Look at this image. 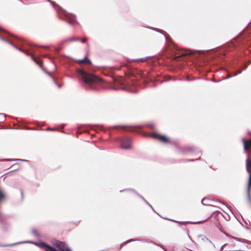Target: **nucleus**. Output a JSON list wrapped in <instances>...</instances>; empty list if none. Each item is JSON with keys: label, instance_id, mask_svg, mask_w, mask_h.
<instances>
[{"label": "nucleus", "instance_id": "26", "mask_svg": "<svg viewBox=\"0 0 251 251\" xmlns=\"http://www.w3.org/2000/svg\"><path fill=\"white\" fill-rule=\"evenodd\" d=\"M223 217L226 221H228L230 220V218L229 215L227 214L226 217H225L224 216H223Z\"/></svg>", "mask_w": 251, "mask_h": 251}, {"label": "nucleus", "instance_id": "46", "mask_svg": "<svg viewBox=\"0 0 251 251\" xmlns=\"http://www.w3.org/2000/svg\"><path fill=\"white\" fill-rule=\"evenodd\" d=\"M192 251H197V250H195V249H194V250H191Z\"/></svg>", "mask_w": 251, "mask_h": 251}, {"label": "nucleus", "instance_id": "6", "mask_svg": "<svg viewBox=\"0 0 251 251\" xmlns=\"http://www.w3.org/2000/svg\"><path fill=\"white\" fill-rule=\"evenodd\" d=\"M80 40V38L77 37H72L63 40L60 42V45H64L70 42H75Z\"/></svg>", "mask_w": 251, "mask_h": 251}, {"label": "nucleus", "instance_id": "36", "mask_svg": "<svg viewBox=\"0 0 251 251\" xmlns=\"http://www.w3.org/2000/svg\"><path fill=\"white\" fill-rule=\"evenodd\" d=\"M242 218L243 221L245 222V224L248 226L249 225L248 223L247 222H246V221H245L244 219H243V218L242 217Z\"/></svg>", "mask_w": 251, "mask_h": 251}, {"label": "nucleus", "instance_id": "33", "mask_svg": "<svg viewBox=\"0 0 251 251\" xmlns=\"http://www.w3.org/2000/svg\"><path fill=\"white\" fill-rule=\"evenodd\" d=\"M151 242L152 243V244L155 245H157L158 246H160L161 248H163V247H162L161 245H159L158 244H156V243H155V242H154L153 241H151Z\"/></svg>", "mask_w": 251, "mask_h": 251}, {"label": "nucleus", "instance_id": "12", "mask_svg": "<svg viewBox=\"0 0 251 251\" xmlns=\"http://www.w3.org/2000/svg\"><path fill=\"white\" fill-rule=\"evenodd\" d=\"M195 149L193 147H186L180 150V151L183 154L187 153L190 151H194Z\"/></svg>", "mask_w": 251, "mask_h": 251}, {"label": "nucleus", "instance_id": "16", "mask_svg": "<svg viewBox=\"0 0 251 251\" xmlns=\"http://www.w3.org/2000/svg\"><path fill=\"white\" fill-rule=\"evenodd\" d=\"M136 241H143V240H142V239H131L127 240L126 242H124L122 243L121 244V245L122 246V245H126L128 243H130L131 242Z\"/></svg>", "mask_w": 251, "mask_h": 251}, {"label": "nucleus", "instance_id": "23", "mask_svg": "<svg viewBox=\"0 0 251 251\" xmlns=\"http://www.w3.org/2000/svg\"><path fill=\"white\" fill-rule=\"evenodd\" d=\"M230 238L234 239H235L236 241H239V242H245L244 241H242V239L241 238H237V237H234V236H231V237H230Z\"/></svg>", "mask_w": 251, "mask_h": 251}, {"label": "nucleus", "instance_id": "20", "mask_svg": "<svg viewBox=\"0 0 251 251\" xmlns=\"http://www.w3.org/2000/svg\"><path fill=\"white\" fill-rule=\"evenodd\" d=\"M250 173V177H249L248 185V189H249V191H250V188L251 187V172Z\"/></svg>", "mask_w": 251, "mask_h": 251}, {"label": "nucleus", "instance_id": "44", "mask_svg": "<svg viewBox=\"0 0 251 251\" xmlns=\"http://www.w3.org/2000/svg\"><path fill=\"white\" fill-rule=\"evenodd\" d=\"M47 56H48L47 54H45V55H44V57H47Z\"/></svg>", "mask_w": 251, "mask_h": 251}, {"label": "nucleus", "instance_id": "4", "mask_svg": "<svg viewBox=\"0 0 251 251\" xmlns=\"http://www.w3.org/2000/svg\"><path fill=\"white\" fill-rule=\"evenodd\" d=\"M151 136L153 138H157L163 143H167L169 142V139L164 135H160L156 133H153Z\"/></svg>", "mask_w": 251, "mask_h": 251}, {"label": "nucleus", "instance_id": "15", "mask_svg": "<svg viewBox=\"0 0 251 251\" xmlns=\"http://www.w3.org/2000/svg\"><path fill=\"white\" fill-rule=\"evenodd\" d=\"M151 58V56H147V57H144V58H139V59H135L134 60L136 62H145V61H146L148 60V59H149V58Z\"/></svg>", "mask_w": 251, "mask_h": 251}, {"label": "nucleus", "instance_id": "18", "mask_svg": "<svg viewBox=\"0 0 251 251\" xmlns=\"http://www.w3.org/2000/svg\"><path fill=\"white\" fill-rule=\"evenodd\" d=\"M32 233L35 235L36 237H39L40 236V234L37 232V231L35 229H33L32 230Z\"/></svg>", "mask_w": 251, "mask_h": 251}, {"label": "nucleus", "instance_id": "22", "mask_svg": "<svg viewBox=\"0 0 251 251\" xmlns=\"http://www.w3.org/2000/svg\"><path fill=\"white\" fill-rule=\"evenodd\" d=\"M242 71V69H240L237 72L235 73L233 75H229L228 77H231L232 76H236V75H237L238 74H240Z\"/></svg>", "mask_w": 251, "mask_h": 251}, {"label": "nucleus", "instance_id": "47", "mask_svg": "<svg viewBox=\"0 0 251 251\" xmlns=\"http://www.w3.org/2000/svg\"><path fill=\"white\" fill-rule=\"evenodd\" d=\"M192 251H197V250H195V249H194V250H191Z\"/></svg>", "mask_w": 251, "mask_h": 251}, {"label": "nucleus", "instance_id": "8", "mask_svg": "<svg viewBox=\"0 0 251 251\" xmlns=\"http://www.w3.org/2000/svg\"><path fill=\"white\" fill-rule=\"evenodd\" d=\"M35 63H37V64H38V65L40 66V67L42 68V70H43V71H44L46 74H48V75H50V76L52 78V79H53V82H54L56 84H57V82H56V80L55 79V78H54V77L51 75V74H50V72H48V71H46V70L44 69V68L43 67L42 65L41 64H40V63L38 61V60H37V62H35Z\"/></svg>", "mask_w": 251, "mask_h": 251}, {"label": "nucleus", "instance_id": "38", "mask_svg": "<svg viewBox=\"0 0 251 251\" xmlns=\"http://www.w3.org/2000/svg\"><path fill=\"white\" fill-rule=\"evenodd\" d=\"M65 126V124H62V125L61 126V127L62 128H63Z\"/></svg>", "mask_w": 251, "mask_h": 251}, {"label": "nucleus", "instance_id": "7", "mask_svg": "<svg viewBox=\"0 0 251 251\" xmlns=\"http://www.w3.org/2000/svg\"><path fill=\"white\" fill-rule=\"evenodd\" d=\"M131 191L134 193H135L136 195H137L139 198L142 199L148 205H149L151 208H152V207L151 205L144 199V198L141 195L138 194L134 190L131 189H124L120 191V192H122L125 191Z\"/></svg>", "mask_w": 251, "mask_h": 251}, {"label": "nucleus", "instance_id": "31", "mask_svg": "<svg viewBox=\"0 0 251 251\" xmlns=\"http://www.w3.org/2000/svg\"><path fill=\"white\" fill-rule=\"evenodd\" d=\"M14 160L15 161L18 160V161H23V162H28V161L27 160L20 159H15Z\"/></svg>", "mask_w": 251, "mask_h": 251}, {"label": "nucleus", "instance_id": "25", "mask_svg": "<svg viewBox=\"0 0 251 251\" xmlns=\"http://www.w3.org/2000/svg\"><path fill=\"white\" fill-rule=\"evenodd\" d=\"M148 126L150 128L153 129L154 127V125L153 124H150L148 125Z\"/></svg>", "mask_w": 251, "mask_h": 251}, {"label": "nucleus", "instance_id": "2", "mask_svg": "<svg viewBox=\"0 0 251 251\" xmlns=\"http://www.w3.org/2000/svg\"><path fill=\"white\" fill-rule=\"evenodd\" d=\"M131 139L129 138H123L120 139V148L124 150H128L131 148L130 143Z\"/></svg>", "mask_w": 251, "mask_h": 251}, {"label": "nucleus", "instance_id": "34", "mask_svg": "<svg viewBox=\"0 0 251 251\" xmlns=\"http://www.w3.org/2000/svg\"><path fill=\"white\" fill-rule=\"evenodd\" d=\"M155 31H157L158 32H160V33H161L163 34V31H162V30H160L159 29H156L155 30Z\"/></svg>", "mask_w": 251, "mask_h": 251}, {"label": "nucleus", "instance_id": "21", "mask_svg": "<svg viewBox=\"0 0 251 251\" xmlns=\"http://www.w3.org/2000/svg\"><path fill=\"white\" fill-rule=\"evenodd\" d=\"M173 80L174 81H175L176 80V78H172L171 76H167L166 78H165V80L166 81H169V80Z\"/></svg>", "mask_w": 251, "mask_h": 251}, {"label": "nucleus", "instance_id": "41", "mask_svg": "<svg viewBox=\"0 0 251 251\" xmlns=\"http://www.w3.org/2000/svg\"><path fill=\"white\" fill-rule=\"evenodd\" d=\"M198 154H200V155H201V151H199L198 152Z\"/></svg>", "mask_w": 251, "mask_h": 251}, {"label": "nucleus", "instance_id": "14", "mask_svg": "<svg viewBox=\"0 0 251 251\" xmlns=\"http://www.w3.org/2000/svg\"><path fill=\"white\" fill-rule=\"evenodd\" d=\"M42 245H43L44 247H46L47 248H48L50 251H59V250H56L55 248L43 242L42 243Z\"/></svg>", "mask_w": 251, "mask_h": 251}, {"label": "nucleus", "instance_id": "27", "mask_svg": "<svg viewBox=\"0 0 251 251\" xmlns=\"http://www.w3.org/2000/svg\"><path fill=\"white\" fill-rule=\"evenodd\" d=\"M0 39L2 40V41H4V42H7L8 43L10 42L9 41L5 39L4 38H3V37H2L1 36H0Z\"/></svg>", "mask_w": 251, "mask_h": 251}, {"label": "nucleus", "instance_id": "35", "mask_svg": "<svg viewBox=\"0 0 251 251\" xmlns=\"http://www.w3.org/2000/svg\"><path fill=\"white\" fill-rule=\"evenodd\" d=\"M132 127L138 128L139 129H141L142 128V127L140 126H132Z\"/></svg>", "mask_w": 251, "mask_h": 251}, {"label": "nucleus", "instance_id": "10", "mask_svg": "<svg viewBox=\"0 0 251 251\" xmlns=\"http://www.w3.org/2000/svg\"><path fill=\"white\" fill-rule=\"evenodd\" d=\"M246 170L248 173L251 172V160L249 158L246 159Z\"/></svg>", "mask_w": 251, "mask_h": 251}, {"label": "nucleus", "instance_id": "39", "mask_svg": "<svg viewBox=\"0 0 251 251\" xmlns=\"http://www.w3.org/2000/svg\"><path fill=\"white\" fill-rule=\"evenodd\" d=\"M41 47L43 48H45V49H48V46H42Z\"/></svg>", "mask_w": 251, "mask_h": 251}, {"label": "nucleus", "instance_id": "43", "mask_svg": "<svg viewBox=\"0 0 251 251\" xmlns=\"http://www.w3.org/2000/svg\"><path fill=\"white\" fill-rule=\"evenodd\" d=\"M58 86L59 88H60L61 87V85H58Z\"/></svg>", "mask_w": 251, "mask_h": 251}, {"label": "nucleus", "instance_id": "13", "mask_svg": "<svg viewBox=\"0 0 251 251\" xmlns=\"http://www.w3.org/2000/svg\"><path fill=\"white\" fill-rule=\"evenodd\" d=\"M32 243V242L31 241H24V242H19L18 243H15L14 244H8V245H0V247H11V246H13L14 245L21 244H23V243Z\"/></svg>", "mask_w": 251, "mask_h": 251}, {"label": "nucleus", "instance_id": "40", "mask_svg": "<svg viewBox=\"0 0 251 251\" xmlns=\"http://www.w3.org/2000/svg\"><path fill=\"white\" fill-rule=\"evenodd\" d=\"M226 245V244L223 245L222 247H221V250H223V247L224 246H225Z\"/></svg>", "mask_w": 251, "mask_h": 251}, {"label": "nucleus", "instance_id": "1", "mask_svg": "<svg viewBox=\"0 0 251 251\" xmlns=\"http://www.w3.org/2000/svg\"><path fill=\"white\" fill-rule=\"evenodd\" d=\"M77 73L81 80V84L86 89H97V85L101 81L99 77L81 69H77Z\"/></svg>", "mask_w": 251, "mask_h": 251}, {"label": "nucleus", "instance_id": "45", "mask_svg": "<svg viewBox=\"0 0 251 251\" xmlns=\"http://www.w3.org/2000/svg\"><path fill=\"white\" fill-rule=\"evenodd\" d=\"M193 160H194L193 159H189V160H188V161H193Z\"/></svg>", "mask_w": 251, "mask_h": 251}, {"label": "nucleus", "instance_id": "5", "mask_svg": "<svg viewBox=\"0 0 251 251\" xmlns=\"http://www.w3.org/2000/svg\"><path fill=\"white\" fill-rule=\"evenodd\" d=\"M165 219H167V220H170L172 222H174L175 223H177L179 226H181V225H185L187 223H190L191 224H199V223H201L202 221H198V222H191V221H176V220H172V219H168V218H164Z\"/></svg>", "mask_w": 251, "mask_h": 251}, {"label": "nucleus", "instance_id": "3", "mask_svg": "<svg viewBox=\"0 0 251 251\" xmlns=\"http://www.w3.org/2000/svg\"><path fill=\"white\" fill-rule=\"evenodd\" d=\"M9 44H10L11 46H12L14 48H15L16 49L20 50V51L21 52H23V53H24L27 56H30L31 57V59L35 62H37V59L32 54H31L30 52V51L29 50H23L22 48H19L17 46H16V45H14L11 42H9Z\"/></svg>", "mask_w": 251, "mask_h": 251}, {"label": "nucleus", "instance_id": "48", "mask_svg": "<svg viewBox=\"0 0 251 251\" xmlns=\"http://www.w3.org/2000/svg\"><path fill=\"white\" fill-rule=\"evenodd\" d=\"M113 89H114V90H117V89H116V88H113Z\"/></svg>", "mask_w": 251, "mask_h": 251}, {"label": "nucleus", "instance_id": "49", "mask_svg": "<svg viewBox=\"0 0 251 251\" xmlns=\"http://www.w3.org/2000/svg\"><path fill=\"white\" fill-rule=\"evenodd\" d=\"M164 36H165V38L166 39H167V37H166V36H165V35H164Z\"/></svg>", "mask_w": 251, "mask_h": 251}, {"label": "nucleus", "instance_id": "37", "mask_svg": "<svg viewBox=\"0 0 251 251\" xmlns=\"http://www.w3.org/2000/svg\"><path fill=\"white\" fill-rule=\"evenodd\" d=\"M212 81H213V82H219V81H216L214 78H213V79H212ZM220 81V80H219V81Z\"/></svg>", "mask_w": 251, "mask_h": 251}, {"label": "nucleus", "instance_id": "9", "mask_svg": "<svg viewBox=\"0 0 251 251\" xmlns=\"http://www.w3.org/2000/svg\"><path fill=\"white\" fill-rule=\"evenodd\" d=\"M193 53H194V52L192 51H191V50L187 51H185L184 52H182L181 54H180V55H179L178 56H176L175 57V59H177V58H178L179 57H182V56H184L189 55H190V54H192Z\"/></svg>", "mask_w": 251, "mask_h": 251}, {"label": "nucleus", "instance_id": "11", "mask_svg": "<svg viewBox=\"0 0 251 251\" xmlns=\"http://www.w3.org/2000/svg\"><path fill=\"white\" fill-rule=\"evenodd\" d=\"M242 140L244 144V149L245 151H246L249 148L248 144H251V140L247 141L245 139L243 138Z\"/></svg>", "mask_w": 251, "mask_h": 251}, {"label": "nucleus", "instance_id": "28", "mask_svg": "<svg viewBox=\"0 0 251 251\" xmlns=\"http://www.w3.org/2000/svg\"><path fill=\"white\" fill-rule=\"evenodd\" d=\"M82 43H86L87 39L86 38H80V40Z\"/></svg>", "mask_w": 251, "mask_h": 251}, {"label": "nucleus", "instance_id": "19", "mask_svg": "<svg viewBox=\"0 0 251 251\" xmlns=\"http://www.w3.org/2000/svg\"><path fill=\"white\" fill-rule=\"evenodd\" d=\"M85 61H86L87 62V63H88V64H91V60L88 59L87 58V56H85V58L83 59H81V60H79V62L82 63V62H84Z\"/></svg>", "mask_w": 251, "mask_h": 251}, {"label": "nucleus", "instance_id": "24", "mask_svg": "<svg viewBox=\"0 0 251 251\" xmlns=\"http://www.w3.org/2000/svg\"><path fill=\"white\" fill-rule=\"evenodd\" d=\"M220 230H221V231L222 232H223V233H224V234L226 236H227V237H231V235H230L229 234H228V233H226V232L224 231L223 230H221V229H220Z\"/></svg>", "mask_w": 251, "mask_h": 251}, {"label": "nucleus", "instance_id": "30", "mask_svg": "<svg viewBox=\"0 0 251 251\" xmlns=\"http://www.w3.org/2000/svg\"><path fill=\"white\" fill-rule=\"evenodd\" d=\"M0 115L2 116V119L3 120H4L5 119V115L4 114H3V113H0Z\"/></svg>", "mask_w": 251, "mask_h": 251}, {"label": "nucleus", "instance_id": "42", "mask_svg": "<svg viewBox=\"0 0 251 251\" xmlns=\"http://www.w3.org/2000/svg\"><path fill=\"white\" fill-rule=\"evenodd\" d=\"M203 201H204V199H202V200H201V203H202L203 204H204L203 203Z\"/></svg>", "mask_w": 251, "mask_h": 251}, {"label": "nucleus", "instance_id": "17", "mask_svg": "<svg viewBox=\"0 0 251 251\" xmlns=\"http://www.w3.org/2000/svg\"><path fill=\"white\" fill-rule=\"evenodd\" d=\"M7 218V217L6 216L3 215V214L0 213V223H3Z\"/></svg>", "mask_w": 251, "mask_h": 251}, {"label": "nucleus", "instance_id": "29", "mask_svg": "<svg viewBox=\"0 0 251 251\" xmlns=\"http://www.w3.org/2000/svg\"><path fill=\"white\" fill-rule=\"evenodd\" d=\"M20 192H21V194L22 200H23L24 199V193H23V191L22 189L20 190Z\"/></svg>", "mask_w": 251, "mask_h": 251}, {"label": "nucleus", "instance_id": "32", "mask_svg": "<svg viewBox=\"0 0 251 251\" xmlns=\"http://www.w3.org/2000/svg\"><path fill=\"white\" fill-rule=\"evenodd\" d=\"M46 130H48V131L49 130H52V131H53V130H55V128H51V127H48V128H47Z\"/></svg>", "mask_w": 251, "mask_h": 251}]
</instances>
